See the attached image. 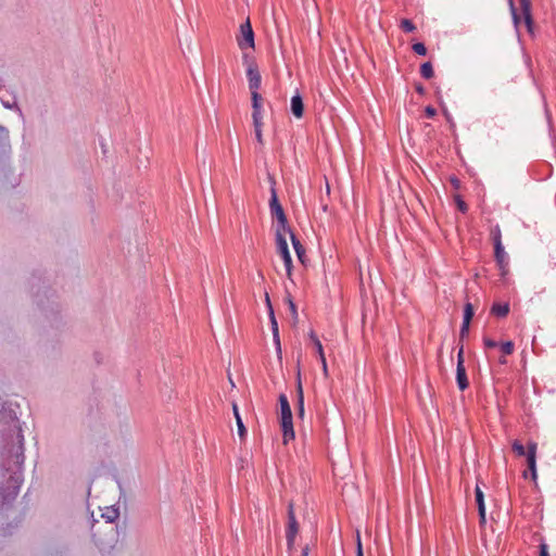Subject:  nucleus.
Segmentation results:
<instances>
[{"label": "nucleus", "instance_id": "nucleus-15", "mask_svg": "<svg viewBox=\"0 0 556 556\" xmlns=\"http://www.w3.org/2000/svg\"><path fill=\"white\" fill-rule=\"evenodd\" d=\"M296 393H298V403H296L298 415L300 418H303L304 414H305L304 394H303L302 383L300 380L298 381Z\"/></svg>", "mask_w": 556, "mask_h": 556}, {"label": "nucleus", "instance_id": "nucleus-45", "mask_svg": "<svg viewBox=\"0 0 556 556\" xmlns=\"http://www.w3.org/2000/svg\"><path fill=\"white\" fill-rule=\"evenodd\" d=\"M301 556H308V547L307 546L303 547Z\"/></svg>", "mask_w": 556, "mask_h": 556}, {"label": "nucleus", "instance_id": "nucleus-20", "mask_svg": "<svg viewBox=\"0 0 556 556\" xmlns=\"http://www.w3.org/2000/svg\"><path fill=\"white\" fill-rule=\"evenodd\" d=\"M420 75L425 79H431L434 75L432 64L430 62H426L420 66Z\"/></svg>", "mask_w": 556, "mask_h": 556}, {"label": "nucleus", "instance_id": "nucleus-44", "mask_svg": "<svg viewBox=\"0 0 556 556\" xmlns=\"http://www.w3.org/2000/svg\"><path fill=\"white\" fill-rule=\"evenodd\" d=\"M308 336H309V339L312 340L313 344L315 343V340H319L313 330H311Z\"/></svg>", "mask_w": 556, "mask_h": 556}, {"label": "nucleus", "instance_id": "nucleus-30", "mask_svg": "<svg viewBox=\"0 0 556 556\" xmlns=\"http://www.w3.org/2000/svg\"><path fill=\"white\" fill-rule=\"evenodd\" d=\"M508 1H509V5H510V11H511L513 20H514L515 24H518L519 17L517 15L516 8L514 5V1L513 0H508Z\"/></svg>", "mask_w": 556, "mask_h": 556}, {"label": "nucleus", "instance_id": "nucleus-23", "mask_svg": "<svg viewBox=\"0 0 556 556\" xmlns=\"http://www.w3.org/2000/svg\"><path fill=\"white\" fill-rule=\"evenodd\" d=\"M473 316V306L471 303H466L465 305V308H464V320H466V323H470L471 318Z\"/></svg>", "mask_w": 556, "mask_h": 556}, {"label": "nucleus", "instance_id": "nucleus-31", "mask_svg": "<svg viewBox=\"0 0 556 556\" xmlns=\"http://www.w3.org/2000/svg\"><path fill=\"white\" fill-rule=\"evenodd\" d=\"M9 140V131L5 127L0 125V141Z\"/></svg>", "mask_w": 556, "mask_h": 556}, {"label": "nucleus", "instance_id": "nucleus-4", "mask_svg": "<svg viewBox=\"0 0 556 556\" xmlns=\"http://www.w3.org/2000/svg\"><path fill=\"white\" fill-rule=\"evenodd\" d=\"M237 42L241 50L247 48L254 49V33L250 20L240 25V35L237 38Z\"/></svg>", "mask_w": 556, "mask_h": 556}, {"label": "nucleus", "instance_id": "nucleus-21", "mask_svg": "<svg viewBox=\"0 0 556 556\" xmlns=\"http://www.w3.org/2000/svg\"><path fill=\"white\" fill-rule=\"evenodd\" d=\"M266 301H267L268 306H269V317H270V326H271L273 334L274 333H279L278 324H277V320L275 318L274 311H273V307L270 305L268 295H266Z\"/></svg>", "mask_w": 556, "mask_h": 556}, {"label": "nucleus", "instance_id": "nucleus-9", "mask_svg": "<svg viewBox=\"0 0 556 556\" xmlns=\"http://www.w3.org/2000/svg\"><path fill=\"white\" fill-rule=\"evenodd\" d=\"M494 256L500 268H506V266H508V255L502 242L494 245Z\"/></svg>", "mask_w": 556, "mask_h": 556}, {"label": "nucleus", "instance_id": "nucleus-16", "mask_svg": "<svg viewBox=\"0 0 556 556\" xmlns=\"http://www.w3.org/2000/svg\"><path fill=\"white\" fill-rule=\"evenodd\" d=\"M492 314L497 317H505L509 313L508 303H495L491 308Z\"/></svg>", "mask_w": 556, "mask_h": 556}, {"label": "nucleus", "instance_id": "nucleus-6", "mask_svg": "<svg viewBox=\"0 0 556 556\" xmlns=\"http://www.w3.org/2000/svg\"><path fill=\"white\" fill-rule=\"evenodd\" d=\"M247 78L250 90H258L261 88L262 77L257 65L252 60L248 62Z\"/></svg>", "mask_w": 556, "mask_h": 556}, {"label": "nucleus", "instance_id": "nucleus-46", "mask_svg": "<svg viewBox=\"0 0 556 556\" xmlns=\"http://www.w3.org/2000/svg\"><path fill=\"white\" fill-rule=\"evenodd\" d=\"M500 270H501V274H502V275H506V273H507V267H506V268H500Z\"/></svg>", "mask_w": 556, "mask_h": 556}, {"label": "nucleus", "instance_id": "nucleus-13", "mask_svg": "<svg viewBox=\"0 0 556 556\" xmlns=\"http://www.w3.org/2000/svg\"><path fill=\"white\" fill-rule=\"evenodd\" d=\"M521 12L525 18V22L528 28H531L532 17H531V1L530 0H519Z\"/></svg>", "mask_w": 556, "mask_h": 556}, {"label": "nucleus", "instance_id": "nucleus-12", "mask_svg": "<svg viewBox=\"0 0 556 556\" xmlns=\"http://www.w3.org/2000/svg\"><path fill=\"white\" fill-rule=\"evenodd\" d=\"M475 494H476V502H477V505H478V510H479L480 519H481L482 522H484L485 521V505H484L483 492H482V490L479 486H477L476 491H475Z\"/></svg>", "mask_w": 556, "mask_h": 556}, {"label": "nucleus", "instance_id": "nucleus-22", "mask_svg": "<svg viewBox=\"0 0 556 556\" xmlns=\"http://www.w3.org/2000/svg\"><path fill=\"white\" fill-rule=\"evenodd\" d=\"M252 119H253V126L254 130L262 129L263 127V115L262 112H252Z\"/></svg>", "mask_w": 556, "mask_h": 556}, {"label": "nucleus", "instance_id": "nucleus-41", "mask_svg": "<svg viewBox=\"0 0 556 556\" xmlns=\"http://www.w3.org/2000/svg\"><path fill=\"white\" fill-rule=\"evenodd\" d=\"M289 306H290V311H291L292 315L294 316V318H296V316H298L296 307H295V304L291 300L289 301Z\"/></svg>", "mask_w": 556, "mask_h": 556}, {"label": "nucleus", "instance_id": "nucleus-43", "mask_svg": "<svg viewBox=\"0 0 556 556\" xmlns=\"http://www.w3.org/2000/svg\"><path fill=\"white\" fill-rule=\"evenodd\" d=\"M458 207L462 212H465L467 210V206L463 200H458Z\"/></svg>", "mask_w": 556, "mask_h": 556}, {"label": "nucleus", "instance_id": "nucleus-17", "mask_svg": "<svg viewBox=\"0 0 556 556\" xmlns=\"http://www.w3.org/2000/svg\"><path fill=\"white\" fill-rule=\"evenodd\" d=\"M232 409H233V414H235L236 422H237V427H238V434L240 435V438H243L247 433V429H245L243 421L241 419V416L239 414L237 404L232 405Z\"/></svg>", "mask_w": 556, "mask_h": 556}, {"label": "nucleus", "instance_id": "nucleus-19", "mask_svg": "<svg viewBox=\"0 0 556 556\" xmlns=\"http://www.w3.org/2000/svg\"><path fill=\"white\" fill-rule=\"evenodd\" d=\"M119 516V511L116 508H108L105 513L102 514V517L105 519L108 525L114 522Z\"/></svg>", "mask_w": 556, "mask_h": 556}, {"label": "nucleus", "instance_id": "nucleus-28", "mask_svg": "<svg viewBox=\"0 0 556 556\" xmlns=\"http://www.w3.org/2000/svg\"><path fill=\"white\" fill-rule=\"evenodd\" d=\"M17 438H18L20 450H21V453L17 455V462L22 464L24 462V454H23L24 435L22 434L21 429L18 430Z\"/></svg>", "mask_w": 556, "mask_h": 556}, {"label": "nucleus", "instance_id": "nucleus-1", "mask_svg": "<svg viewBox=\"0 0 556 556\" xmlns=\"http://www.w3.org/2000/svg\"><path fill=\"white\" fill-rule=\"evenodd\" d=\"M280 405V427L282 431V440L285 444H288L294 439L293 418L292 410L286 394L279 395Z\"/></svg>", "mask_w": 556, "mask_h": 556}, {"label": "nucleus", "instance_id": "nucleus-24", "mask_svg": "<svg viewBox=\"0 0 556 556\" xmlns=\"http://www.w3.org/2000/svg\"><path fill=\"white\" fill-rule=\"evenodd\" d=\"M401 28H402L405 33H413V31L416 29V27H415V25L413 24V22H412V21H409V20H406V18H405V20H402V22H401Z\"/></svg>", "mask_w": 556, "mask_h": 556}, {"label": "nucleus", "instance_id": "nucleus-2", "mask_svg": "<svg viewBox=\"0 0 556 556\" xmlns=\"http://www.w3.org/2000/svg\"><path fill=\"white\" fill-rule=\"evenodd\" d=\"M270 201H269V207L271 214L277 219V226H276V233H288L290 232V227L288 226L287 216L283 212V208L281 204L278 201L277 192L275 188H271L270 192Z\"/></svg>", "mask_w": 556, "mask_h": 556}, {"label": "nucleus", "instance_id": "nucleus-11", "mask_svg": "<svg viewBox=\"0 0 556 556\" xmlns=\"http://www.w3.org/2000/svg\"><path fill=\"white\" fill-rule=\"evenodd\" d=\"M290 106H291V112H292V114H293L296 118H301V117L303 116V113H304V104H303L302 97H301L299 93L294 94V96L291 98Z\"/></svg>", "mask_w": 556, "mask_h": 556}, {"label": "nucleus", "instance_id": "nucleus-40", "mask_svg": "<svg viewBox=\"0 0 556 556\" xmlns=\"http://www.w3.org/2000/svg\"><path fill=\"white\" fill-rule=\"evenodd\" d=\"M425 112L428 117H433L437 113L435 109L432 106H427Z\"/></svg>", "mask_w": 556, "mask_h": 556}, {"label": "nucleus", "instance_id": "nucleus-27", "mask_svg": "<svg viewBox=\"0 0 556 556\" xmlns=\"http://www.w3.org/2000/svg\"><path fill=\"white\" fill-rule=\"evenodd\" d=\"M501 350L505 355H510L514 352V343L511 341L503 342Z\"/></svg>", "mask_w": 556, "mask_h": 556}, {"label": "nucleus", "instance_id": "nucleus-39", "mask_svg": "<svg viewBox=\"0 0 556 556\" xmlns=\"http://www.w3.org/2000/svg\"><path fill=\"white\" fill-rule=\"evenodd\" d=\"M464 365V348L460 346L457 353V364Z\"/></svg>", "mask_w": 556, "mask_h": 556}, {"label": "nucleus", "instance_id": "nucleus-18", "mask_svg": "<svg viewBox=\"0 0 556 556\" xmlns=\"http://www.w3.org/2000/svg\"><path fill=\"white\" fill-rule=\"evenodd\" d=\"M252 100V112H262V97L258 90H250Z\"/></svg>", "mask_w": 556, "mask_h": 556}, {"label": "nucleus", "instance_id": "nucleus-14", "mask_svg": "<svg viewBox=\"0 0 556 556\" xmlns=\"http://www.w3.org/2000/svg\"><path fill=\"white\" fill-rule=\"evenodd\" d=\"M287 235L290 236V239H291V242H292V245L296 253L298 258L301 262H303V256L305 255V249L303 248L300 240L295 237V235L293 233V231L291 229H290V232H288Z\"/></svg>", "mask_w": 556, "mask_h": 556}, {"label": "nucleus", "instance_id": "nucleus-25", "mask_svg": "<svg viewBox=\"0 0 556 556\" xmlns=\"http://www.w3.org/2000/svg\"><path fill=\"white\" fill-rule=\"evenodd\" d=\"M513 450H514V452L517 453L518 456H527V451H526L525 446L519 441H515L513 443Z\"/></svg>", "mask_w": 556, "mask_h": 556}, {"label": "nucleus", "instance_id": "nucleus-10", "mask_svg": "<svg viewBox=\"0 0 556 556\" xmlns=\"http://www.w3.org/2000/svg\"><path fill=\"white\" fill-rule=\"evenodd\" d=\"M456 382L459 388V390L464 391L468 388L469 381L466 375V368L465 365L457 364L456 366Z\"/></svg>", "mask_w": 556, "mask_h": 556}, {"label": "nucleus", "instance_id": "nucleus-36", "mask_svg": "<svg viewBox=\"0 0 556 556\" xmlns=\"http://www.w3.org/2000/svg\"><path fill=\"white\" fill-rule=\"evenodd\" d=\"M483 342H484V345L489 349H493V348L497 346V343L494 340L489 339V338H485Z\"/></svg>", "mask_w": 556, "mask_h": 556}, {"label": "nucleus", "instance_id": "nucleus-34", "mask_svg": "<svg viewBox=\"0 0 556 556\" xmlns=\"http://www.w3.org/2000/svg\"><path fill=\"white\" fill-rule=\"evenodd\" d=\"M469 325L470 323H466V320L463 319V324H462V327H460V334L464 337L468 333L469 331Z\"/></svg>", "mask_w": 556, "mask_h": 556}, {"label": "nucleus", "instance_id": "nucleus-38", "mask_svg": "<svg viewBox=\"0 0 556 556\" xmlns=\"http://www.w3.org/2000/svg\"><path fill=\"white\" fill-rule=\"evenodd\" d=\"M255 139L260 144H263V132L262 129L254 130Z\"/></svg>", "mask_w": 556, "mask_h": 556}, {"label": "nucleus", "instance_id": "nucleus-37", "mask_svg": "<svg viewBox=\"0 0 556 556\" xmlns=\"http://www.w3.org/2000/svg\"><path fill=\"white\" fill-rule=\"evenodd\" d=\"M356 556H364L363 547H362V542H361V536H359L358 532H357V552H356Z\"/></svg>", "mask_w": 556, "mask_h": 556}, {"label": "nucleus", "instance_id": "nucleus-29", "mask_svg": "<svg viewBox=\"0 0 556 556\" xmlns=\"http://www.w3.org/2000/svg\"><path fill=\"white\" fill-rule=\"evenodd\" d=\"M492 239L494 245H496L498 242H502V233L498 226H495L494 229L492 230Z\"/></svg>", "mask_w": 556, "mask_h": 556}, {"label": "nucleus", "instance_id": "nucleus-33", "mask_svg": "<svg viewBox=\"0 0 556 556\" xmlns=\"http://www.w3.org/2000/svg\"><path fill=\"white\" fill-rule=\"evenodd\" d=\"M273 339H274V343H275L277 352L280 353L281 352V345H280L279 333H274L273 334Z\"/></svg>", "mask_w": 556, "mask_h": 556}, {"label": "nucleus", "instance_id": "nucleus-5", "mask_svg": "<svg viewBox=\"0 0 556 556\" xmlns=\"http://www.w3.org/2000/svg\"><path fill=\"white\" fill-rule=\"evenodd\" d=\"M298 532L299 525L295 518L293 504L290 503L288 506V527L286 532L287 546L289 549L293 547Z\"/></svg>", "mask_w": 556, "mask_h": 556}, {"label": "nucleus", "instance_id": "nucleus-42", "mask_svg": "<svg viewBox=\"0 0 556 556\" xmlns=\"http://www.w3.org/2000/svg\"><path fill=\"white\" fill-rule=\"evenodd\" d=\"M540 556H549L547 552V546L545 544H542L540 546Z\"/></svg>", "mask_w": 556, "mask_h": 556}, {"label": "nucleus", "instance_id": "nucleus-35", "mask_svg": "<svg viewBox=\"0 0 556 556\" xmlns=\"http://www.w3.org/2000/svg\"><path fill=\"white\" fill-rule=\"evenodd\" d=\"M319 359H320V363H321L323 372H324L325 377H327L328 376V366H327V362H326L325 355L324 356H319Z\"/></svg>", "mask_w": 556, "mask_h": 556}, {"label": "nucleus", "instance_id": "nucleus-26", "mask_svg": "<svg viewBox=\"0 0 556 556\" xmlns=\"http://www.w3.org/2000/svg\"><path fill=\"white\" fill-rule=\"evenodd\" d=\"M413 51L418 55H426L427 48L422 42H416L413 45Z\"/></svg>", "mask_w": 556, "mask_h": 556}, {"label": "nucleus", "instance_id": "nucleus-47", "mask_svg": "<svg viewBox=\"0 0 556 556\" xmlns=\"http://www.w3.org/2000/svg\"><path fill=\"white\" fill-rule=\"evenodd\" d=\"M15 482H16V483H21L20 478H16V479H15Z\"/></svg>", "mask_w": 556, "mask_h": 556}, {"label": "nucleus", "instance_id": "nucleus-8", "mask_svg": "<svg viewBox=\"0 0 556 556\" xmlns=\"http://www.w3.org/2000/svg\"><path fill=\"white\" fill-rule=\"evenodd\" d=\"M536 443L530 442L527 447V463L531 471L532 479H536Z\"/></svg>", "mask_w": 556, "mask_h": 556}, {"label": "nucleus", "instance_id": "nucleus-32", "mask_svg": "<svg viewBox=\"0 0 556 556\" xmlns=\"http://www.w3.org/2000/svg\"><path fill=\"white\" fill-rule=\"evenodd\" d=\"M314 346L316 349V352H317L318 356H324L325 355L324 349H323V344H321L320 340H315Z\"/></svg>", "mask_w": 556, "mask_h": 556}, {"label": "nucleus", "instance_id": "nucleus-7", "mask_svg": "<svg viewBox=\"0 0 556 556\" xmlns=\"http://www.w3.org/2000/svg\"><path fill=\"white\" fill-rule=\"evenodd\" d=\"M0 101L5 109L15 110L18 115L24 118L23 112L17 105L16 98L10 94L9 90L3 86L0 87Z\"/></svg>", "mask_w": 556, "mask_h": 556}, {"label": "nucleus", "instance_id": "nucleus-3", "mask_svg": "<svg viewBox=\"0 0 556 556\" xmlns=\"http://www.w3.org/2000/svg\"><path fill=\"white\" fill-rule=\"evenodd\" d=\"M276 237V245L277 252L280 254L287 275L290 277L292 271V258L289 252L288 242H287V233H275Z\"/></svg>", "mask_w": 556, "mask_h": 556}]
</instances>
